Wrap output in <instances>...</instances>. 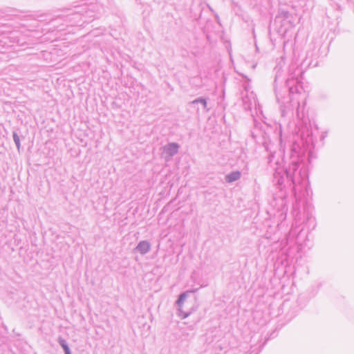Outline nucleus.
<instances>
[{
	"label": "nucleus",
	"instance_id": "ddd939ff",
	"mask_svg": "<svg viewBox=\"0 0 354 354\" xmlns=\"http://www.w3.org/2000/svg\"><path fill=\"white\" fill-rule=\"evenodd\" d=\"M279 209L282 212L287 211L286 205V200L285 198H280V204H279Z\"/></svg>",
	"mask_w": 354,
	"mask_h": 354
},
{
	"label": "nucleus",
	"instance_id": "39448f33",
	"mask_svg": "<svg viewBox=\"0 0 354 354\" xmlns=\"http://www.w3.org/2000/svg\"><path fill=\"white\" fill-rule=\"evenodd\" d=\"M187 297V292H184L179 295L178 299L176 301V304L179 308L178 310L180 312V316L181 317L182 319L187 318L191 314V312H184L182 310L183 305Z\"/></svg>",
	"mask_w": 354,
	"mask_h": 354
},
{
	"label": "nucleus",
	"instance_id": "f03ea898",
	"mask_svg": "<svg viewBox=\"0 0 354 354\" xmlns=\"http://www.w3.org/2000/svg\"><path fill=\"white\" fill-rule=\"evenodd\" d=\"M243 87L244 91L241 93L243 104L245 110H250L252 105L256 104V96L252 91H250V87L248 83L244 84Z\"/></svg>",
	"mask_w": 354,
	"mask_h": 354
},
{
	"label": "nucleus",
	"instance_id": "f3484780",
	"mask_svg": "<svg viewBox=\"0 0 354 354\" xmlns=\"http://www.w3.org/2000/svg\"><path fill=\"white\" fill-rule=\"evenodd\" d=\"M276 97H277V101H279V97H278V94H277V93H276Z\"/></svg>",
	"mask_w": 354,
	"mask_h": 354
},
{
	"label": "nucleus",
	"instance_id": "1a4fd4ad",
	"mask_svg": "<svg viewBox=\"0 0 354 354\" xmlns=\"http://www.w3.org/2000/svg\"><path fill=\"white\" fill-rule=\"evenodd\" d=\"M296 115L299 120L297 125L298 126L299 130L301 131V120H302V122L306 124L307 119L304 118V113L303 111L301 112V107L299 103L297 108Z\"/></svg>",
	"mask_w": 354,
	"mask_h": 354
},
{
	"label": "nucleus",
	"instance_id": "9d476101",
	"mask_svg": "<svg viewBox=\"0 0 354 354\" xmlns=\"http://www.w3.org/2000/svg\"><path fill=\"white\" fill-rule=\"evenodd\" d=\"M192 104H201L205 111H208L209 109L207 107V100L203 97H198L195 99L191 102Z\"/></svg>",
	"mask_w": 354,
	"mask_h": 354
},
{
	"label": "nucleus",
	"instance_id": "6e6552de",
	"mask_svg": "<svg viewBox=\"0 0 354 354\" xmlns=\"http://www.w3.org/2000/svg\"><path fill=\"white\" fill-rule=\"evenodd\" d=\"M241 177V173L239 171H234L225 175V180L228 183H232L239 180Z\"/></svg>",
	"mask_w": 354,
	"mask_h": 354
},
{
	"label": "nucleus",
	"instance_id": "4468645a",
	"mask_svg": "<svg viewBox=\"0 0 354 354\" xmlns=\"http://www.w3.org/2000/svg\"><path fill=\"white\" fill-rule=\"evenodd\" d=\"M198 288H194V289H192V290H187L185 292H187V296H188L190 293L196 292L198 291Z\"/></svg>",
	"mask_w": 354,
	"mask_h": 354
},
{
	"label": "nucleus",
	"instance_id": "423d86ee",
	"mask_svg": "<svg viewBox=\"0 0 354 354\" xmlns=\"http://www.w3.org/2000/svg\"><path fill=\"white\" fill-rule=\"evenodd\" d=\"M151 249V244L147 241H141L138 243L135 248V250L139 252L140 254H146L149 252Z\"/></svg>",
	"mask_w": 354,
	"mask_h": 354
},
{
	"label": "nucleus",
	"instance_id": "9b49d317",
	"mask_svg": "<svg viewBox=\"0 0 354 354\" xmlns=\"http://www.w3.org/2000/svg\"><path fill=\"white\" fill-rule=\"evenodd\" d=\"M58 343L59 344V345L64 349V353H66L68 351H71L70 348L68 346L67 342H66V341L64 339H63L62 337H59L58 338Z\"/></svg>",
	"mask_w": 354,
	"mask_h": 354
},
{
	"label": "nucleus",
	"instance_id": "f8f14e48",
	"mask_svg": "<svg viewBox=\"0 0 354 354\" xmlns=\"http://www.w3.org/2000/svg\"><path fill=\"white\" fill-rule=\"evenodd\" d=\"M12 137L18 150H19L21 146L19 136L15 131H14L12 133Z\"/></svg>",
	"mask_w": 354,
	"mask_h": 354
},
{
	"label": "nucleus",
	"instance_id": "0eeeda50",
	"mask_svg": "<svg viewBox=\"0 0 354 354\" xmlns=\"http://www.w3.org/2000/svg\"><path fill=\"white\" fill-rule=\"evenodd\" d=\"M299 84H297L292 79H287L286 81V85L288 88L290 94L297 93L299 92L300 86Z\"/></svg>",
	"mask_w": 354,
	"mask_h": 354
},
{
	"label": "nucleus",
	"instance_id": "f257e3e1",
	"mask_svg": "<svg viewBox=\"0 0 354 354\" xmlns=\"http://www.w3.org/2000/svg\"><path fill=\"white\" fill-rule=\"evenodd\" d=\"M299 158L298 155H292L288 166L277 167L273 174V182L279 186L282 185L285 179H290L294 186L301 183V171H298Z\"/></svg>",
	"mask_w": 354,
	"mask_h": 354
},
{
	"label": "nucleus",
	"instance_id": "a211bd4d",
	"mask_svg": "<svg viewBox=\"0 0 354 354\" xmlns=\"http://www.w3.org/2000/svg\"><path fill=\"white\" fill-rule=\"evenodd\" d=\"M65 354H71V351H68V352L65 353Z\"/></svg>",
	"mask_w": 354,
	"mask_h": 354
},
{
	"label": "nucleus",
	"instance_id": "2eb2a0df",
	"mask_svg": "<svg viewBox=\"0 0 354 354\" xmlns=\"http://www.w3.org/2000/svg\"><path fill=\"white\" fill-rule=\"evenodd\" d=\"M279 75H278V73H277V74H276V75H275L274 83H276V82H277V80H278V78H279Z\"/></svg>",
	"mask_w": 354,
	"mask_h": 354
},
{
	"label": "nucleus",
	"instance_id": "7ed1b4c3",
	"mask_svg": "<svg viewBox=\"0 0 354 354\" xmlns=\"http://www.w3.org/2000/svg\"><path fill=\"white\" fill-rule=\"evenodd\" d=\"M179 147V145L176 142H170L165 145L162 149L165 160L169 161L174 156H175L178 151Z\"/></svg>",
	"mask_w": 354,
	"mask_h": 354
},
{
	"label": "nucleus",
	"instance_id": "20e7f679",
	"mask_svg": "<svg viewBox=\"0 0 354 354\" xmlns=\"http://www.w3.org/2000/svg\"><path fill=\"white\" fill-rule=\"evenodd\" d=\"M302 74L303 71L301 68L295 65H292L289 68V77L288 79H292L297 84H299L301 82Z\"/></svg>",
	"mask_w": 354,
	"mask_h": 354
},
{
	"label": "nucleus",
	"instance_id": "dca6fc26",
	"mask_svg": "<svg viewBox=\"0 0 354 354\" xmlns=\"http://www.w3.org/2000/svg\"><path fill=\"white\" fill-rule=\"evenodd\" d=\"M326 136V133H325L324 135L322 136V140L324 139V138Z\"/></svg>",
	"mask_w": 354,
	"mask_h": 354
}]
</instances>
